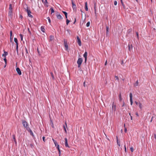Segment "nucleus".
I'll list each match as a JSON object with an SVG mask.
<instances>
[{"label": "nucleus", "instance_id": "1", "mask_svg": "<svg viewBox=\"0 0 156 156\" xmlns=\"http://www.w3.org/2000/svg\"><path fill=\"white\" fill-rule=\"evenodd\" d=\"M22 124H23V126L26 128L27 130L29 128L28 126L27 123L25 120H23L22 121Z\"/></svg>", "mask_w": 156, "mask_h": 156}, {"label": "nucleus", "instance_id": "2", "mask_svg": "<svg viewBox=\"0 0 156 156\" xmlns=\"http://www.w3.org/2000/svg\"><path fill=\"white\" fill-rule=\"evenodd\" d=\"M83 62V59L82 58H79L77 61V63L78 64V67H80Z\"/></svg>", "mask_w": 156, "mask_h": 156}, {"label": "nucleus", "instance_id": "3", "mask_svg": "<svg viewBox=\"0 0 156 156\" xmlns=\"http://www.w3.org/2000/svg\"><path fill=\"white\" fill-rule=\"evenodd\" d=\"M25 11L27 12V15L29 17H31V18L33 17V16L30 14L31 13L30 11L28 9L27 7V9H25Z\"/></svg>", "mask_w": 156, "mask_h": 156}, {"label": "nucleus", "instance_id": "4", "mask_svg": "<svg viewBox=\"0 0 156 156\" xmlns=\"http://www.w3.org/2000/svg\"><path fill=\"white\" fill-rule=\"evenodd\" d=\"M64 42L65 47V49L66 50H67L68 49V45L67 43V41L66 40L64 39Z\"/></svg>", "mask_w": 156, "mask_h": 156}, {"label": "nucleus", "instance_id": "5", "mask_svg": "<svg viewBox=\"0 0 156 156\" xmlns=\"http://www.w3.org/2000/svg\"><path fill=\"white\" fill-rule=\"evenodd\" d=\"M77 43L78 44L79 46H81V40L79 38V37L77 36Z\"/></svg>", "mask_w": 156, "mask_h": 156}, {"label": "nucleus", "instance_id": "6", "mask_svg": "<svg viewBox=\"0 0 156 156\" xmlns=\"http://www.w3.org/2000/svg\"><path fill=\"white\" fill-rule=\"evenodd\" d=\"M56 16L58 19L59 20H61L62 19V16L60 15L58 12H57L56 14Z\"/></svg>", "mask_w": 156, "mask_h": 156}, {"label": "nucleus", "instance_id": "7", "mask_svg": "<svg viewBox=\"0 0 156 156\" xmlns=\"http://www.w3.org/2000/svg\"><path fill=\"white\" fill-rule=\"evenodd\" d=\"M65 146L66 147H68L69 148V146L68 144V140L66 138H65Z\"/></svg>", "mask_w": 156, "mask_h": 156}, {"label": "nucleus", "instance_id": "8", "mask_svg": "<svg viewBox=\"0 0 156 156\" xmlns=\"http://www.w3.org/2000/svg\"><path fill=\"white\" fill-rule=\"evenodd\" d=\"M9 17L12 18V10H9L8 12Z\"/></svg>", "mask_w": 156, "mask_h": 156}, {"label": "nucleus", "instance_id": "9", "mask_svg": "<svg viewBox=\"0 0 156 156\" xmlns=\"http://www.w3.org/2000/svg\"><path fill=\"white\" fill-rule=\"evenodd\" d=\"M87 53L85 51L83 55V57L85 58V62H86L87 60Z\"/></svg>", "mask_w": 156, "mask_h": 156}, {"label": "nucleus", "instance_id": "10", "mask_svg": "<svg viewBox=\"0 0 156 156\" xmlns=\"http://www.w3.org/2000/svg\"><path fill=\"white\" fill-rule=\"evenodd\" d=\"M116 106L114 102H112V110L115 111Z\"/></svg>", "mask_w": 156, "mask_h": 156}, {"label": "nucleus", "instance_id": "11", "mask_svg": "<svg viewBox=\"0 0 156 156\" xmlns=\"http://www.w3.org/2000/svg\"><path fill=\"white\" fill-rule=\"evenodd\" d=\"M16 71L19 75H21V72L19 68H16Z\"/></svg>", "mask_w": 156, "mask_h": 156}, {"label": "nucleus", "instance_id": "12", "mask_svg": "<svg viewBox=\"0 0 156 156\" xmlns=\"http://www.w3.org/2000/svg\"><path fill=\"white\" fill-rule=\"evenodd\" d=\"M72 7L73 9H76V6L73 2V0H72Z\"/></svg>", "mask_w": 156, "mask_h": 156}, {"label": "nucleus", "instance_id": "13", "mask_svg": "<svg viewBox=\"0 0 156 156\" xmlns=\"http://www.w3.org/2000/svg\"><path fill=\"white\" fill-rule=\"evenodd\" d=\"M65 124H66V126L65 125L63 126V128H64L65 133H67V130L66 129V127L67 128V125L66 122H65Z\"/></svg>", "mask_w": 156, "mask_h": 156}, {"label": "nucleus", "instance_id": "14", "mask_svg": "<svg viewBox=\"0 0 156 156\" xmlns=\"http://www.w3.org/2000/svg\"><path fill=\"white\" fill-rule=\"evenodd\" d=\"M27 130V131L28 132H29L30 133V135H31V136H34L33 132H32V131L31 130V129L30 128H29Z\"/></svg>", "mask_w": 156, "mask_h": 156}, {"label": "nucleus", "instance_id": "15", "mask_svg": "<svg viewBox=\"0 0 156 156\" xmlns=\"http://www.w3.org/2000/svg\"><path fill=\"white\" fill-rule=\"evenodd\" d=\"M128 49L129 51H131V48L132 49L133 48V46L132 44H129L128 45Z\"/></svg>", "mask_w": 156, "mask_h": 156}, {"label": "nucleus", "instance_id": "16", "mask_svg": "<svg viewBox=\"0 0 156 156\" xmlns=\"http://www.w3.org/2000/svg\"><path fill=\"white\" fill-rule=\"evenodd\" d=\"M41 30L44 33L45 32V29H44V26H42L41 27Z\"/></svg>", "mask_w": 156, "mask_h": 156}, {"label": "nucleus", "instance_id": "17", "mask_svg": "<svg viewBox=\"0 0 156 156\" xmlns=\"http://www.w3.org/2000/svg\"><path fill=\"white\" fill-rule=\"evenodd\" d=\"M85 9L86 11H87L88 10V8L87 5V2L85 3Z\"/></svg>", "mask_w": 156, "mask_h": 156}, {"label": "nucleus", "instance_id": "18", "mask_svg": "<svg viewBox=\"0 0 156 156\" xmlns=\"http://www.w3.org/2000/svg\"><path fill=\"white\" fill-rule=\"evenodd\" d=\"M14 41L16 43V45H18V40L16 38H14Z\"/></svg>", "mask_w": 156, "mask_h": 156}, {"label": "nucleus", "instance_id": "19", "mask_svg": "<svg viewBox=\"0 0 156 156\" xmlns=\"http://www.w3.org/2000/svg\"><path fill=\"white\" fill-rule=\"evenodd\" d=\"M116 140H117V144L119 146V147H120V141H119L117 137H116Z\"/></svg>", "mask_w": 156, "mask_h": 156}, {"label": "nucleus", "instance_id": "20", "mask_svg": "<svg viewBox=\"0 0 156 156\" xmlns=\"http://www.w3.org/2000/svg\"><path fill=\"white\" fill-rule=\"evenodd\" d=\"M54 39V37L53 36L51 35L50 36V41H52Z\"/></svg>", "mask_w": 156, "mask_h": 156}, {"label": "nucleus", "instance_id": "21", "mask_svg": "<svg viewBox=\"0 0 156 156\" xmlns=\"http://www.w3.org/2000/svg\"><path fill=\"white\" fill-rule=\"evenodd\" d=\"M109 27H106V34L107 35L109 33Z\"/></svg>", "mask_w": 156, "mask_h": 156}, {"label": "nucleus", "instance_id": "22", "mask_svg": "<svg viewBox=\"0 0 156 156\" xmlns=\"http://www.w3.org/2000/svg\"><path fill=\"white\" fill-rule=\"evenodd\" d=\"M138 105H139L140 108V109L141 110L142 108V104L140 102H139Z\"/></svg>", "mask_w": 156, "mask_h": 156}, {"label": "nucleus", "instance_id": "23", "mask_svg": "<svg viewBox=\"0 0 156 156\" xmlns=\"http://www.w3.org/2000/svg\"><path fill=\"white\" fill-rule=\"evenodd\" d=\"M9 10H12V5L10 4L9 5Z\"/></svg>", "mask_w": 156, "mask_h": 156}, {"label": "nucleus", "instance_id": "24", "mask_svg": "<svg viewBox=\"0 0 156 156\" xmlns=\"http://www.w3.org/2000/svg\"><path fill=\"white\" fill-rule=\"evenodd\" d=\"M4 54H3L2 55V56H4L5 57V56L7 55L8 53L7 52L4 51Z\"/></svg>", "mask_w": 156, "mask_h": 156}, {"label": "nucleus", "instance_id": "25", "mask_svg": "<svg viewBox=\"0 0 156 156\" xmlns=\"http://www.w3.org/2000/svg\"><path fill=\"white\" fill-rule=\"evenodd\" d=\"M50 10H51V14H52V13H54V10L53 8H51L50 9Z\"/></svg>", "mask_w": 156, "mask_h": 156}, {"label": "nucleus", "instance_id": "26", "mask_svg": "<svg viewBox=\"0 0 156 156\" xmlns=\"http://www.w3.org/2000/svg\"><path fill=\"white\" fill-rule=\"evenodd\" d=\"M138 80H137V81H136L134 85V86H137L138 85Z\"/></svg>", "mask_w": 156, "mask_h": 156}, {"label": "nucleus", "instance_id": "27", "mask_svg": "<svg viewBox=\"0 0 156 156\" xmlns=\"http://www.w3.org/2000/svg\"><path fill=\"white\" fill-rule=\"evenodd\" d=\"M12 136H13V139L15 143H16V139L15 137V135H13Z\"/></svg>", "mask_w": 156, "mask_h": 156}, {"label": "nucleus", "instance_id": "28", "mask_svg": "<svg viewBox=\"0 0 156 156\" xmlns=\"http://www.w3.org/2000/svg\"><path fill=\"white\" fill-rule=\"evenodd\" d=\"M130 100L132 99V94L130 93L129 94Z\"/></svg>", "mask_w": 156, "mask_h": 156}, {"label": "nucleus", "instance_id": "29", "mask_svg": "<svg viewBox=\"0 0 156 156\" xmlns=\"http://www.w3.org/2000/svg\"><path fill=\"white\" fill-rule=\"evenodd\" d=\"M115 80H117L118 81H119V79L118 77L117 76H115Z\"/></svg>", "mask_w": 156, "mask_h": 156}, {"label": "nucleus", "instance_id": "30", "mask_svg": "<svg viewBox=\"0 0 156 156\" xmlns=\"http://www.w3.org/2000/svg\"><path fill=\"white\" fill-rule=\"evenodd\" d=\"M16 52L17 54L18 53V45H16Z\"/></svg>", "mask_w": 156, "mask_h": 156}, {"label": "nucleus", "instance_id": "31", "mask_svg": "<svg viewBox=\"0 0 156 156\" xmlns=\"http://www.w3.org/2000/svg\"><path fill=\"white\" fill-rule=\"evenodd\" d=\"M20 38H21V40L22 41H23V35L20 34Z\"/></svg>", "mask_w": 156, "mask_h": 156}, {"label": "nucleus", "instance_id": "32", "mask_svg": "<svg viewBox=\"0 0 156 156\" xmlns=\"http://www.w3.org/2000/svg\"><path fill=\"white\" fill-rule=\"evenodd\" d=\"M70 21L68 19H66V24L68 25Z\"/></svg>", "mask_w": 156, "mask_h": 156}, {"label": "nucleus", "instance_id": "33", "mask_svg": "<svg viewBox=\"0 0 156 156\" xmlns=\"http://www.w3.org/2000/svg\"><path fill=\"white\" fill-rule=\"evenodd\" d=\"M90 25V22H88L86 24V26L87 27H89Z\"/></svg>", "mask_w": 156, "mask_h": 156}, {"label": "nucleus", "instance_id": "34", "mask_svg": "<svg viewBox=\"0 0 156 156\" xmlns=\"http://www.w3.org/2000/svg\"><path fill=\"white\" fill-rule=\"evenodd\" d=\"M47 19L48 20V22H49V23H51V20H50V17H48L47 18Z\"/></svg>", "mask_w": 156, "mask_h": 156}, {"label": "nucleus", "instance_id": "35", "mask_svg": "<svg viewBox=\"0 0 156 156\" xmlns=\"http://www.w3.org/2000/svg\"><path fill=\"white\" fill-rule=\"evenodd\" d=\"M119 100L121 101L122 100V98H121V94L119 95Z\"/></svg>", "mask_w": 156, "mask_h": 156}, {"label": "nucleus", "instance_id": "36", "mask_svg": "<svg viewBox=\"0 0 156 156\" xmlns=\"http://www.w3.org/2000/svg\"><path fill=\"white\" fill-rule=\"evenodd\" d=\"M94 9L95 12H96V5L95 4L94 5Z\"/></svg>", "mask_w": 156, "mask_h": 156}, {"label": "nucleus", "instance_id": "37", "mask_svg": "<svg viewBox=\"0 0 156 156\" xmlns=\"http://www.w3.org/2000/svg\"><path fill=\"white\" fill-rule=\"evenodd\" d=\"M62 12L65 14V16L67 15V13L66 12L64 11H63Z\"/></svg>", "mask_w": 156, "mask_h": 156}, {"label": "nucleus", "instance_id": "38", "mask_svg": "<svg viewBox=\"0 0 156 156\" xmlns=\"http://www.w3.org/2000/svg\"><path fill=\"white\" fill-rule=\"evenodd\" d=\"M130 149L131 151L132 152H133L134 151L133 148V147H131L130 148Z\"/></svg>", "mask_w": 156, "mask_h": 156}, {"label": "nucleus", "instance_id": "39", "mask_svg": "<svg viewBox=\"0 0 156 156\" xmlns=\"http://www.w3.org/2000/svg\"><path fill=\"white\" fill-rule=\"evenodd\" d=\"M114 4L115 5H117V1H115L114 2Z\"/></svg>", "mask_w": 156, "mask_h": 156}, {"label": "nucleus", "instance_id": "40", "mask_svg": "<svg viewBox=\"0 0 156 156\" xmlns=\"http://www.w3.org/2000/svg\"><path fill=\"white\" fill-rule=\"evenodd\" d=\"M136 35L137 38H138V39H139V34L137 32H136Z\"/></svg>", "mask_w": 156, "mask_h": 156}, {"label": "nucleus", "instance_id": "41", "mask_svg": "<svg viewBox=\"0 0 156 156\" xmlns=\"http://www.w3.org/2000/svg\"><path fill=\"white\" fill-rule=\"evenodd\" d=\"M130 100L131 105H132L133 104V101L132 99Z\"/></svg>", "mask_w": 156, "mask_h": 156}, {"label": "nucleus", "instance_id": "42", "mask_svg": "<svg viewBox=\"0 0 156 156\" xmlns=\"http://www.w3.org/2000/svg\"><path fill=\"white\" fill-rule=\"evenodd\" d=\"M12 31H10V37H12Z\"/></svg>", "mask_w": 156, "mask_h": 156}, {"label": "nucleus", "instance_id": "43", "mask_svg": "<svg viewBox=\"0 0 156 156\" xmlns=\"http://www.w3.org/2000/svg\"><path fill=\"white\" fill-rule=\"evenodd\" d=\"M56 147H57V148L58 149V151L60 150V149H59V145H58Z\"/></svg>", "mask_w": 156, "mask_h": 156}, {"label": "nucleus", "instance_id": "44", "mask_svg": "<svg viewBox=\"0 0 156 156\" xmlns=\"http://www.w3.org/2000/svg\"><path fill=\"white\" fill-rule=\"evenodd\" d=\"M54 144H55V145L56 147H57V146L58 145H59L58 144V143L56 142L55 143H54Z\"/></svg>", "mask_w": 156, "mask_h": 156}, {"label": "nucleus", "instance_id": "45", "mask_svg": "<svg viewBox=\"0 0 156 156\" xmlns=\"http://www.w3.org/2000/svg\"><path fill=\"white\" fill-rule=\"evenodd\" d=\"M132 30L131 29H129V30H128V32L129 33L132 31Z\"/></svg>", "mask_w": 156, "mask_h": 156}, {"label": "nucleus", "instance_id": "46", "mask_svg": "<svg viewBox=\"0 0 156 156\" xmlns=\"http://www.w3.org/2000/svg\"><path fill=\"white\" fill-rule=\"evenodd\" d=\"M5 58L4 59V61L5 62V64H6V58L5 57Z\"/></svg>", "mask_w": 156, "mask_h": 156}, {"label": "nucleus", "instance_id": "47", "mask_svg": "<svg viewBox=\"0 0 156 156\" xmlns=\"http://www.w3.org/2000/svg\"><path fill=\"white\" fill-rule=\"evenodd\" d=\"M43 138V141L45 142V137L44 136H43L42 138Z\"/></svg>", "mask_w": 156, "mask_h": 156}, {"label": "nucleus", "instance_id": "48", "mask_svg": "<svg viewBox=\"0 0 156 156\" xmlns=\"http://www.w3.org/2000/svg\"><path fill=\"white\" fill-rule=\"evenodd\" d=\"M121 3H122V5L123 6H124V4H123V2H122V0H121Z\"/></svg>", "mask_w": 156, "mask_h": 156}, {"label": "nucleus", "instance_id": "49", "mask_svg": "<svg viewBox=\"0 0 156 156\" xmlns=\"http://www.w3.org/2000/svg\"><path fill=\"white\" fill-rule=\"evenodd\" d=\"M121 64L122 65H123L124 63V62H123V60H122L121 61Z\"/></svg>", "mask_w": 156, "mask_h": 156}, {"label": "nucleus", "instance_id": "50", "mask_svg": "<svg viewBox=\"0 0 156 156\" xmlns=\"http://www.w3.org/2000/svg\"><path fill=\"white\" fill-rule=\"evenodd\" d=\"M83 86H84V87H86L85 82V81L83 82Z\"/></svg>", "mask_w": 156, "mask_h": 156}, {"label": "nucleus", "instance_id": "51", "mask_svg": "<svg viewBox=\"0 0 156 156\" xmlns=\"http://www.w3.org/2000/svg\"><path fill=\"white\" fill-rule=\"evenodd\" d=\"M125 105V104L124 102H123V105H122V107L124 106Z\"/></svg>", "mask_w": 156, "mask_h": 156}, {"label": "nucleus", "instance_id": "52", "mask_svg": "<svg viewBox=\"0 0 156 156\" xmlns=\"http://www.w3.org/2000/svg\"><path fill=\"white\" fill-rule=\"evenodd\" d=\"M124 131L125 132H126L127 131V129L126 128H125L124 129Z\"/></svg>", "mask_w": 156, "mask_h": 156}, {"label": "nucleus", "instance_id": "53", "mask_svg": "<svg viewBox=\"0 0 156 156\" xmlns=\"http://www.w3.org/2000/svg\"><path fill=\"white\" fill-rule=\"evenodd\" d=\"M51 76H52V78L53 79H54V76H53V73H51Z\"/></svg>", "mask_w": 156, "mask_h": 156}, {"label": "nucleus", "instance_id": "54", "mask_svg": "<svg viewBox=\"0 0 156 156\" xmlns=\"http://www.w3.org/2000/svg\"><path fill=\"white\" fill-rule=\"evenodd\" d=\"M129 115H130V116L131 117V120H132V116H131V114H130V113H129Z\"/></svg>", "mask_w": 156, "mask_h": 156}, {"label": "nucleus", "instance_id": "55", "mask_svg": "<svg viewBox=\"0 0 156 156\" xmlns=\"http://www.w3.org/2000/svg\"><path fill=\"white\" fill-rule=\"evenodd\" d=\"M136 115L137 116H139V115H138V113L137 112L136 113Z\"/></svg>", "mask_w": 156, "mask_h": 156}, {"label": "nucleus", "instance_id": "56", "mask_svg": "<svg viewBox=\"0 0 156 156\" xmlns=\"http://www.w3.org/2000/svg\"><path fill=\"white\" fill-rule=\"evenodd\" d=\"M52 140L54 142V143L56 142V141H55L53 139H52Z\"/></svg>", "mask_w": 156, "mask_h": 156}, {"label": "nucleus", "instance_id": "57", "mask_svg": "<svg viewBox=\"0 0 156 156\" xmlns=\"http://www.w3.org/2000/svg\"><path fill=\"white\" fill-rule=\"evenodd\" d=\"M135 103H136V105H138V104H139V103H138L137 102V101H135Z\"/></svg>", "mask_w": 156, "mask_h": 156}, {"label": "nucleus", "instance_id": "58", "mask_svg": "<svg viewBox=\"0 0 156 156\" xmlns=\"http://www.w3.org/2000/svg\"><path fill=\"white\" fill-rule=\"evenodd\" d=\"M125 152H126V149L125 146Z\"/></svg>", "mask_w": 156, "mask_h": 156}, {"label": "nucleus", "instance_id": "59", "mask_svg": "<svg viewBox=\"0 0 156 156\" xmlns=\"http://www.w3.org/2000/svg\"><path fill=\"white\" fill-rule=\"evenodd\" d=\"M58 151H59V154L60 155V154H61V151H60V150H58Z\"/></svg>", "mask_w": 156, "mask_h": 156}, {"label": "nucleus", "instance_id": "60", "mask_svg": "<svg viewBox=\"0 0 156 156\" xmlns=\"http://www.w3.org/2000/svg\"><path fill=\"white\" fill-rule=\"evenodd\" d=\"M28 32H29L30 33V29H29V28H28Z\"/></svg>", "mask_w": 156, "mask_h": 156}, {"label": "nucleus", "instance_id": "61", "mask_svg": "<svg viewBox=\"0 0 156 156\" xmlns=\"http://www.w3.org/2000/svg\"><path fill=\"white\" fill-rule=\"evenodd\" d=\"M107 61H106L105 62V65L106 66L107 65Z\"/></svg>", "mask_w": 156, "mask_h": 156}, {"label": "nucleus", "instance_id": "62", "mask_svg": "<svg viewBox=\"0 0 156 156\" xmlns=\"http://www.w3.org/2000/svg\"><path fill=\"white\" fill-rule=\"evenodd\" d=\"M65 16L66 19H67V15H65Z\"/></svg>", "mask_w": 156, "mask_h": 156}, {"label": "nucleus", "instance_id": "63", "mask_svg": "<svg viewBox=\"0 0 156 156\" xmlns=\"http://www.w3.org/2000/svg\"><path fill=\"white\" fill-rule=\"evenodd\" d=\"M153 117H152V118H151V122L152 121V120H153Z\"/></svg>", "mask_w": 156, "mask_h": 156}, {"label": "nucleus", "instance_id": "64", "mask_svg": "<svg viewBox=\"0 0 156 156\" xmlns=\"http://www.w3.org/2000/svg\"><path fill=\"white\" fill-rule=\"evenodd\" d=\"M76 21V18H75V21L74 22V23H75V22Z\"/></svg>", "mask_w": 156, "mask_h": 156}]
</instances>
